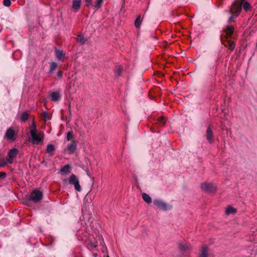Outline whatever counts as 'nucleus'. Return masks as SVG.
Wrapping results in <instances>:
<instances>
[{
	"label": "nucleus",
	"mask_w": 257,
	"mask_h": 257,
	"mask_svg": "<svg viewBox=\"0 0 257 257\" xmlns=\"http://www.w3.org/2000/svg\"><path fill=\"white\" fill-rule=\"evenodd\" d=\"M10 164H11L7 163V159H6V160H3L0 162V166L1 167H4L5 165H10Z\"/></svg>",
	"instance_id": "35"
},
{
	"label": "nucleus",
	"mask_w": 257,
	"mask_h": 257,
	"mask_svg": "<svg viewBox=\"0 0 257 257\" xmlns=\"http://www.w3.org/2000/svg\"><path fill=\"white\" fill-rule=\"evenodd\" d=\"M70 166L68 165H65L63 168H62L60 170V171L61 172H63L65 174H67V173L70 172Z\"/></svg>",
	"instance_id": "31"
},
{
	"label": "nucleus",
	"mask_w": 257,
	"mask_h": 257,
	"mask_svg": "<svg viewBox=\"0 0 257 257\" xmlns=\"http://www.w3.org/2000/svg\"><path fill=\"white\" fill-rule=\"evenodd\" d=\"M55 55L57 58L59 60H62L64 58V53L63 51L58 49L55 50Z\"/></svg>",
	"instance_id": "19"
},
{
	"label": "nucleus",
	"mask_w": 257,
	"mask_h": 257,
	"mask_svg": "<svg viewBox=\"0 0 257 257\" xmlns=\"http://www.w3.org/2000/svg\"><path fill=\"white\" fill-rule=\"evenodd\" d=\"M142 23L141 16H138L135 21V25L137 28H140Z\"/></svg>",
	"instance_id": "25"
},
{
	"label": "nucleus",
	"mask_w": 257,
	"mask_h": 257,
	"mask_svg": "<svg viewBox=\"0 0 257 257\" xmlns=\"http://www.w3.org/2000/svg\"><path fill=\"white\" fill-rule=\"evenodd\" d=\"M154 204L160 209L166 211L170 208L168 204L160 199H156L154 201Z\"/></svg>",
	"instance_id": "7"
},
{
	"label": "nucleus",
	"mask_w": 257,
	"mask_h": 257,
	"mask_svg": "<svg viewBox=\"0 0 257 257\" xmlns=\"http://www.w3.org/2000/svg\"><path fill=\"white\" fill-rule=\"evenodd\" d=\"M234 30V29L233 27L227 26L226 29L224 30V33H225V35L230 37L233 34Z\"/></svg>",
	"instance_id": "18"
},
{
	"label": "nucleus",
	"mask_w": 257,
	"mask_h": 257,
	"mask_svg": "<svg viewBox=\"0 0 257 257\" xmlns=\"http://www.w3.org/2000/svg\"><path fill=\"white\" fill-rule=\"evenodd\" d=\"M208 253V247L206 246H203L200 250L199 257H207Z\"/></svg>",
	"instance_id": "17"
},
{
	"label": "nucleus",
	"mask_w": 257,
	"mask_h": 257,
	"mask_svg": "<svg viewBox=\"0 0 257 257\" xmlns=\"http://www.w3.org/2000/svg\"><path fill=\"white\" fill-rule=\"evenodd\" d=\"M178 248L181 251H186L191 249V245L188 243H183L179 242L178 243Z\"/></svg>",
	"instance_id": "10"
},
{
	"label": "nucleus",
	"mask_w": 257,
	"mask_h": 257,
	"mask_svg": "<svg viewBox=\"0 0 257 257\" xmlns=\"http://www.w3.org/2000/svg\"><path fill=\"white\" fill-rule=\"evenodd\" d=\"M206 139L210 143H212L213 142L214 137L213 132L210 126L207 127L206 130Z\"/></svg>",
	"instance_id": "12"
},
{
	"label": "nucleus",
	"mask_w": 257,
	"mask_h": 257,
	"mask_svg": "<svg viewBox=\"0 0 257 257\" xmlns=\"http://www.w3.org/2000/svg\"><path fill=\"white\" fill-rule=\"evenodd\" d=\"M201 188L208 193H213L216 190V186L212 183H203L201 185Z\"/></svg>",
	"instance_id": "6"
},
{
	"label": "nucleus",
	"mask_w": 257,
	"mask_h": 257,
	"mask_svg": "<svg viewBox=\"0 0 257 257\" xmlns=\"http://www.w3.org/2000/svg\"><path fill=\"white\" fill-rule=\"evenodd\" d=\"M44 133L42 131H39L36 127V124L33 121V145H43Z\"/></svg>",
	"instance_id": "2"
},
{
	"label": "nucleus",
	"mask_w": 257,
	"mask_h": 257,
	"mask_svg": "<svg viewBox=\"0 0 257 257\" xmlns=\"http://www.w3.org/2000/svg\"><path fill=\"white\" fill-rule=\"evenodd\" d=\"M143 200L147 203L150 204L152 202L151 197L147 193H143L142 194Z\"/></svg>",
	"instance_id": "22"
},
{
	"label": "nucleus",
	"mask_w": 257,
	"mask_h": 257,
	"mask_svg": "<svg viewBox=\"0 0 257 257\" xmlns=\"http://www.w3.org/2000/svg\"><path fill=\"white\" fill-rule=\"evenodd\" d=\"M245 0H236L231 5L229 10V13L234 15L235 17H238L241 11L243 2Z\"/></svg>",
	"instance_id": "3"
},
{
	"label": "nucleus",
	"mask_w": 257,
	"mask_h": 257,
	"mask_svg": "<svg viewBox=\"0 0 257 257\" xmlns=\"http://www.w3.org/2000/svg\"><path fill=\"white\" fill-rule=\"evenodd\" d=\"M235 212H236L235 209L231 206L227 207L225 210V213L227 215L230 214H234Z\"/></svg>",
	"instance_id": "24"
},
{
	"label": "nucleus",
	"mask_w": 257,
	"mask_h": 257,
	"mask_svg": "<svg viewBox=\"0 0 257 257\" xmlns=\"http://www.w3.org/2000/svg\"><path fill=\"white\" fill-rule=\"evenodd\" d=\"M57 76L58 77L61 78L62 76V71H58V72H57Z\"/></svg>",
	"instance_id": "42"
},
{
	"label": "nucleus",
	"mask_w": 257,
	"mask_h": 257,
	"mask_svg": "<svg viewBox=\"0 0 257 257\" xmlns=\"http://www.w3.org/2000/svg\"><path fill=\"white\" fill-rule=\"evenodd\" d=\"M55 150V148L54 145L52 144H49L47 146V148L46 149V153L52 155H53V152Z\"/></svg>",
	"instance_id": "20"
},
{
	"label": "nucleus",
	"mask_w": 257,
	"mask_h": 257,
	"mask_svg": "<svg viewBox=\"0 0 257 257\" xmlns=\"http://www.w3.org/2000/svg\"><path fill=\"white\" fill-rule=\"evenodd\" d=\"M81 0H73L72 8L75 12L78 11L80 8Z\"/></svg>",
	"instance_id": "13"
},
{
	"label": "nucleus",
	"mask_w": 257,
	"mask_h": 257,
	"mask_svg": "<svg viewBox=\"0 0 257 257\" xmlns=\"http://www.w3.org/2000/svg\"><path fill=\"white\" fill-rule=\"evenodd\" d=\"M15 133L14 130L10 127L8 128L5 134V138H7L8 140L14 141L15 140Z\"/></svg>",
	"instance_id": "9"
},
{
	"label": "nucleus",
	"mask_w": 257,
	"mask_h": 257,
	"mask_svg": "<svg viewBox=\"0 0 257 257\" xmlns=\"http://www.w3.org/2000/svg\"><path fill=\"white\" fill-rule=\"evenodd\" d=\"M68 182L70 184L73 185L74 186L75 190L80 192L82 189L79 185V181L78 178L74 174H72L68 179Z\"/></svg>",
	"instance_id": "4"
},
{
	"label": "nucleus",
	"mask_w": 257,
	"mask_h": 257,
	"mask_svg": "<svg viewBox=\"0 0 257 257\" xmlns=\"http://www.w3.org/2000/svg\"><path fill=\"white\" fill-rule=\"evenodd\" d=\"M93 256L94 257H98V255L97 253H94V254H93Z\"/></svg>",
	"instance_id": "43"
},
{
	"label": "nucleus",
	"mask_w": 257,
	"mask_h": 257,
	"mask_svg": "<svg viewBox=\"0 0 257 257\" xmlns=\"http://www.w3.org/2000/svg\"><path fill=\"white\" fill-rule=\"evenodd\" d=\"M231 16L228 18L227 23L228 24H230L231 22H233L234 21V19L237 18V17H235L234 15L230 14Z\"/></svg>",
	"instance_id": "34"
},
{
	"label": "nucleus",
	"mask_w": 257,
	"mask_h": 257,
	"mask_svg": "<svg viewBox=\"0 0 257 257\" xmlns=\"http://www.w3.org/2000/svg\"><path fill=\"white\" fill-rule=\"evenodd\" d=\"M57 65H51L50 67V71L52 72L54 71L57 67Z\"/></svg>",
	"instance_id": "40"
},
{
	"label": "nucleus",
	"mask_w": 257,
	"mask_h": 257,
	"mask_svg": "<svg viewBox=\"0 0 257 257\" xmlns=\"http://www.w3.org/2000/svg\"><path fill=\"white\" fill-rule=\"evenodd\" d=\"M228 49L231 51H233L235 48V45L234 42L231 40H227V43L226 44Z\"/></svg>",
	"instance_id": "23"
},
{
	"label": "nucleus",
	"mask_w": 257,
	"mask_h": 257,
	"mask_svg": "<svg viewBox=\"0 0 257 257\" xmlns=\"http://www.w3.org/2000/svg\"><path fill=\"white\" fill-rule=\"evenodd\" d=\"M78 239L85 241L88 249L91 250H96V247L97 246V241L92 234L86 232L83 237Z\"/></svg>",
	"instance_id": "1"
},
{
	"label": "nucleus",
	"mask_w": 257,
	"mask_h": 257,
	"mask_svg": "<svg viewBox=\"0 0 257 257\" xmlns=\"http://www.w3.org/2000/svg\"><path fill=\"white\" fill-rule=\"evenodd\" d=\"M32 139V127L31 125H30V126L28 128L27 141H28L29 143H30Z\"/></svg>",
	"instance_id": "26"
},
{
	"label": "nucleus",
	"mask_w": 257,
	"mask_h": 257,
	"mask_svg": "<svg viewBox=\"0 0 257 257\" xmlns=\"http://www.w3.org/2000/svg\"><path fill=\"white\" fill-rule=\"evenodd\" d=\"M3 5L6 7H9L11 5V2L10 0H4Z\"/></svg>",
	"instance_id": "37"
},
{
	"label": "nucleus",
	"mask_w": 257,
	"mask_h": 257,
	"mask_svg": "<svg viewBox=\"0 0 257 257\" xmlns=\"http://www.w3.org/2000/svg\"><path fill=\"white\" fill-rule=\"evenodd\" d=\"M6 176V174L3 172H0V178H5Z\"/></svg>",
	"instance_id": "41"
},
{
	"label": "nucleus",
	"mask_w": 257,
	"mask_h": 257,
	"mask_svg": "<svg viewBox=\"0 0 257 257\" xmlns=\"http://www.w3.org/2000/svg\"><path fill=\"white\" fill-rule=\"evenodd\" d=\"M98 240L99 241L100 245L102 246L101 251L103 253H104V254L108 253L107 248L106 246H105V243L104 242L103 238H102V237L98 236Z\"/></svg>",
	"instance_id": "14"
},
{
	"label": "nucleus",
	"mask_w": 257,
	"mask_h": 257,
	"mask_svg": "<svg viewBox=\"0 0 257 257\" xmlns=\"http://www.w3.org/2000/svg\"><path fill=\"white\" fill-rule=\"evenodd\" d=\"M103 3V0H97L96 3L93 6L96 10H98L102 6Z\"/></svg>",
	"instance_id": "30"
},
{
	"label": "nucleus",
	"mask_w": 257,
	"mask_h": 257,
	"mask_svg": "<svg viewBox=\"0 0 257 257\" xmlns=\"http://www.w3.org/2000/svg\"><path fill=\"white\" fill-rule=\"evenodd\" d=\"M76 143L74 141L71 142L68 144L67 146L68 153L70 154L74 153L76 149Z\"/></svg>",
	"instance_id": "11"
},
{
	"label": "nucleus",
	"mask_w": 257,
	"mask_h": 257,
	"mask_svg": "<svg viewBox=\"0 0 257 257\" xmlns=\"http://www.w3.org/2000/svg\"><path fill=\"white\" fill-rule=\"evenodd\" d=\"M29 118V114L27 112H24L22 113L21 116V120L22 121H26Z\"/></svg>",
	"instance_id": "28"
},
{
	"label": "nucleus",
	"mask_w": 257,
	"mask_h": 257,
	"mask_svg": "<svg viewBox=\"0 0 257 257\" xmlns=\"http://www.w3.org/2000/svg\"><path fill=\"white\" fill-rule=\"evenodd\" d=\"M159 123H160V124L164 125L165 124V121L164 118H161L159 119Z\"/></svg>",
	"instance_id": "39"
},
{
	"label": "nucleus",
	"mask_w": 257,
	"mask_h": 257,
	"mask_svg": "<svg viewBox=\"0 0 257 257\" xmlns=\"http://www.w3.org/2000/svg\"><path fill=\"white\" fill-rule=\"evenodd\" d=\"M43 192L38 189L33 190V203L40 201L43 198Z\"/></svg>",
	"instance_id": "8"
},
{
	"label": "nucleus",
	"mask_w": 257,
	"mask_h": 257,
	"mask_svg": "<svg viewBox=\"0 0 257 257\" xmlns=\"http://www.w3.org/2000/svg\"><path fill=\"white\" fill-rule=\"evenodd\" d=\"M23 203L27 207H31L32 205V193L26 198L23 201Z\"/></svg>",
	"instance_id": "15"
},
{
	"label": "nucleus",
	"mask_w": 257,
	"mask_h": 257,
	"mask_svg": "<svg viewBox=\"0 0 257 257\" xmlns=\"http://www.w3.org/2000/svg\"><path fill=\"white\" fill-rule=\"evenodd\" d=\"M250 4L249 3L247 2H243L242 7L245 12H247L250 9Z\"/></svg>",
	"instance_id": "27"
},
{
	"label": "nucleus",
	"mask_w": 257,
	"mask_h": 257,
	"mask_svg": "<svg viewBox=\"0 0 257 257\" xmlns=\"http://www.w3.org/2000/svg\"><path fill=\"white\" fill-rule=\"evenodd\" d=\"M73 137L72 132H68L67 135V141H70Z\"/></svg>",
	"instance_id": "36"
},
{
	"label": "nucleus",
	"mask_w": 257,
	"mask_h": 257,
	"mask_svg": "<svg viewBox=\"0 0 257 257\" xmlns=\"http://www.w3.org/2000/svg\"><path fill=\"white\" fill-rule=\"evenodd\" d=\"M87 7H90L92 5V0H85Z\"/></svg>",
	"instance_id": "38"
},
{
	"label": "nucleus",
	"mask_w": 257,
	"mask_h": 257,
	"mask_svg": "<svg viewBox=\"0 0 257 257\" xmlns=\"http://www.w3.org/2000/svg\"><path fill=\"white\" fill-rule=\"evenodd\" d=\"M51 99L53 101H57L60 99V93L58 91L52 92L50 93Z\"/></svg>",
	"instance_id": "16"
},
{
	"label": "nucleus",
	"mask_w": 257,
	"mask_h": 257,
	"mask_svg": "<svg viewBox=\"0 0 257 257\" xmlns=\"http://www.w3.org/2000/svg\"><path fill=\"white\" fill-rule=\"evenodd\" d=\"M114 71L115 77H119L122 71V68L120 65H117L115 66Z\"/></svg>",
	"instance_id": "21"
},
{
	"label": "nucleus",
	"mask_w": 257,
	"mask_h": 257,
	"mask_svg": "<svg viewBox=\"0 0 257 257\" xmlns=\"http://www.w3.org/2000/svg\"><path fill=\"white\" fill-rule=\"evenodd\" d=\"M76 39H77V42L81 43V44H84L86 41L85 38L82 35H78Z\"/></svg>",
	"instance_id": "32"
},
{
	"label": "nucleus",
	"mask_w": 257,
	"mask_h": 257,
	"mask_svg": "<svg viewBox=\"0 0 257 257\" xmlns=\"http://www.w3.org/2000/svg\"><path fill=\"white\" fill-rule=\"evenodd\" d=\"M18 150L16 148L10 150L8 152L7 163L13 164L14 162V159L16 158L18 155Z\"/></svg>",
	"instance_id": "5"
},
{
	"label": "nucleus",
	"mask_w": 257,
	"mask_h": 257,
	"mask_svg": "<svg viewBox=\"0 0 257 257\" xmlns=\"http://www.w3.org/2000/svg\"><path fill=\"white\" fill-rule=\"evenodd\" d=\"M42 117L45 121L48 120L51 118L50 115L47 111L43 112Z\"/></svg>",
	"instance_id": "29"
},
{
	"label": "nucleus",
	"mask_w": 257,
	"mask_h": 257,
	"mask_svg": "<svg viewBox=\"0 0 257 257\" xmlns=\"http://www.w3.org/2000/svg\"><path fill=\"white\" fill-rule=\"evenodd\" d=\"M51 64L54 65V64H56L55 63H54V62H53V63H52Z\"/></svg>",
	"instance_id": "45"
},
{
	"label": "nucleus",
	"mask_w": 257,
	"mask_h": 257,
	"mask_svg": "<svg viewBox=\"0 0 257 257\" xmlns=\"http://www.w3.org/2000/svg\"><path fill=\"white\" fill-rule=\"evenodd\" d=\"M104 257H109L108 253L104 254Z\"/></svg>",
	"instance_id": "44"
},
{
	"label": "nucleus",
	"mask_w": 257,
	"mask_h": 257,
	"mask_svg": "<svg viewBox=\"0 0 257 257\" xmlns=\"http://www.w3.org/2000/svg\"><path fill=\"white\" fill-rule=\"evenodd\" d=\"M228 37H229V36H226V35H224V36H222L221 37V43L224 45V46H227L226 44V43H227V40H228Z\"/></svg>",
	"instance_id": "33"
}]
</instances>
